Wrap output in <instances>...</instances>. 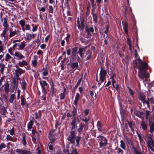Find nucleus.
Wrapping results in <instances>:
<instances>
[{
    "instance_id": "obj_1",
    "label": "nucleus",
    "mask_w": 154,
    "mask_h": 154,
    "mask_svg": "<svg viewBox=\"0 0 154 154\" xmlns=\"http://www.w3.org/2000/svg\"><path fill=\"white\" fill-rule=\"evenodd\" d=\"M137 60L140 64L138 73L139 77L141 78L142 80H144V78H149V74L147 71L148 69V63L143 61L139 57L137 59Z\"/></svg>"
},
{
    "instance_id": "obj_2",
    "label": "nucleus",
    "mask_w": 154,
    "mask_h": 154,
    "mask_svg": "<svg viewBox=\"0 0 154 154\" xmlns=\"http://www.w3.org/2000/svg\"><path fill=\"white\" fill-rule=\"evenodd\" d=\"M67 140L69 143L75 145V146L79 147L81 137L79 135L76 136V131H70L69 134L67 138Z\"/></svg>"
},
{
    "instance_id": "obj_3",
    "label": "nucleus",
    "mask_w": 154,
    "mask_h": 154,
    "mask_svg": "<svg viewBox=\"0 0 154 154\" xmlns=\"http://www.w3.org/2000/svg\"><path fill=\"white\" fill-rule=\"evenodd\" d=\"M97 140L99 143L100 148L106 146L108 144V139L102 135L97 136Z\"/></svg>"
},
{
    "instance_id": "obj_4",
    "label": "nucleus",
    "mask_w": 154,
    "mask_h": 154,
    "mask_svg": "<svg viewBox=\"0 0 154 154\" xmlns=\"http://www.w3.org/2000/svg\"><path fill=\"white\" fill-rule=\"evenodd\" d=\"M39 83L42 88V92L45 96L47 93V91L49 87L48 84L45 80H40Z\"/></svg>"
},
{
    "instance_id": "obj_5",
    "label": "nucleus",
    "mask_w": 154,
    "mask_h": 154,
    "mask_svg": "<svg viewBox=\"0 0 154 154\" xmlns=\"http://www.w3.org/2000/svg\"><path fill=\"white\" fill-rule=\"evenodd\" d=\"M152 135L151 134H148L147 136V140L144 137V135H143V137L146 141L147 146L148 148L151 147L154 148V140L152 137Z\"/></svg>"
},
{
    "instance_id": "obj_6",
    "label": "nucleus",
    "mask_w": 154,
    "mask_h": 154,
    "mask_svg": "<svg viewBox=\"0 0 154 154\" xmlns=\"http://www.w3.org/2000/svg\"><path fill=\"white\" fill-rule=\"evenodd\" d=\"M107 74V71L102 66H100V71L99 74L100 81L103 82L106 80V76Z\"/></svg>"
},
{
    "instance_id": "obj_7",
    "label": "nucleus",
    "mask_w": 154,
    "mask_h": 154,
    "mask_svg": "<svg viewBox=\"0 0 154 154\" xmlns=\"http://www.w3.org/2000/svg\"><path fill=\"white\" fill-rule=\"evenodd\" d=\"M74 61V60L70 59V62L68 64V65L70 66V67L72 69V70H73V73L74 72L75 70L77 69L78 67V62L76 61L72 62V61Z\"/></svg>"
},
{
    "instance_id": "obj_8",
    "label": "nucleus",
    "mask_w": 154,
    "mask_h": 154,
    "mask_svg": "<svg viewBox=\"0 0 154 154\" xmlns=\"http://www.w3.org/2000/svg\"><path fill=\"white\" fill-rule=\"evenodd\" d=\"M78 50L77 47L75 46L72 48L71 53L72 57L71 59L73 60H74L75 57H76V55L78 54Z\"/></svg>"
},
{
    "instance_id": "obj_9",
    "label": "nucleus",
    "mask_w": 154,
    "mask_h": 154,
    "mask_svg": "<svg viewBox=\"0 0 154 154\" xmlns=\"http://www.w3.org/2000/svg\"><path fill=\"white\" fill-rule=\"evenodd\" d=\"M86 48L87 47H86V48L84 47H79L78 48V53L79 54L81 58H83Z\"/></svg>"
},
{
    "instance_id": "obj_10",
    "label": "nucleus",
    "mask_w": 154,
    "mask_h": 154,
    "mask_svg": "<svg viewBox=\"0 0 154 154\" xmlns=\"http://www.w3.org/2000/svg\"><path fill=\"white\" fill-rule=\"evenodd\" d=\"M14 56L16 57H14V58L16 60H21L25 58V57L21 53L18 52H16L14 53Z\"/></svg>"
},
{
    "instance_id": "obj_11",
    "label": "nucleus",
    "mask_w": 154,
    "mask_h": 154,
    "mask_svg": "<svg viewBox=\"0 0 154 154\" xmlns=\"http://www.w3.org/2000/svg\"><path fill=\"white\" fill-rule=\"evenodd\" d=\"M126 140L127 143L130 145V147L131 149L134 150L136 148L134 143L129 138H127Z\"/></svg>"
},
{
    "instance_id": "obj_12",
    "label": "nucleus",
    "mask_w": 154,
    "mask_h": 154,
    "mask_svg": "<svg viewBox=\"0 0 154 154\" xmlns=\"http://www.w3.org/2000/svg\"><path fill=\"white\" fill-rule=\"evenodd\" d=\"M85 125H86L82 122L79 123V127L77 129V131L80 134H82L83 131V128L85 127Z\"/></svg>"
},
{
    "instance_id": "obj_13",
    "label": "nucleus",
    "mask_w": 154,
    "mask_h": 154,
    "mask_svg": "<svg viewBox=\"0 0 154 154\" xmlns=\"http://www.w3.org/2000/svg\"><path fill=\"white\" fill-rule=\"evenodd\" d=\"M9 85L8 82L5 83L4 85L2 86V88L4 87L3 90L5 91V93L8 94L9 91Z\"/></svg>"
},
{
    "instance_id": "obj_14",
    "label": "nucleus",
    "mask_w": 154,
    "mask_h": 154,
    "mask_svg": "<svg viewBox=\"0 0 154 154\" xmlns=\"http://www.w3.org/2000/svg\"><path fill=\"white\" fill-rule=\"evenodd\" d=\"M123 24V29L124 30V32L126 34H128V25L126 22H124L123 21L122 22Z\"/></svg>"
},
{
    "instance_id": "obj_15",
    "label": "nucleus",
    "mask_w": 154,
    "mask_h": 154,
    "mask_svg": "<svg viewBox=\"0 0 154 154\" xmlns=\"http://www.w3.org/2000/svg\"><path fill=\"white\" fill-rule=\"evenodd\" d=\"M85 29L88 35H89L90 32H91L93 34L94 32V29L93 27H90L89 28L87 26H86Z\"/></svg>"
},
{
    "instance_id": "obj_16",
    "label": "nucleus",
    "mask_w": 154,
    "mask_h": 154,
    "mask_svg": "<svg viewBox=\"0 0 154 154\" xmlns=\"http://www.w3.org/2000/svg\"><path fill=\"white\" fill-rule=\"evenodd\" d=\"M54 135L48 134V138L49 140L50 143L51 144L53 143L56 140V138L54 137Z\"/></svg>"
},
{
    "instance_id": "obj_17",
    "label": "nucleus",
    "mask_w": 154,
    "mask_h": 154,
    "mask_svg": "<svg viewBox=\"0 0 154 154\" xmlns=\"http://www.w3.org/2000/svg\"><path fill=\"white\" fill-rule=\"evenodd\" d=\"M81 23H80V27L78 28L79 29L83 31L85 28V19L84 18H82L80 19Z\"/></svg>"
},
{
    "instance_id": "obj_18",
    "label": "nucleus",
    "mask_w": 154,
    "mask_h": 154,
    "mask_svg": "<svg viewBox=\"0 0 154 154\" xmlns=\"http://www.w3.org/2000/svg\"><path fill=\"white\" fill-rule=\"evenodd\" d=\"M21 104L22 106L26 104H27L24 94L21 96Z\"/></svg>"
},
{
    "instance_id": "obj_19",
    "label": "nucleus",
    "mask_w": 154,
    "mask_h": 154,
    "mask_svg": "<svg viewBox=\"0 0 154 154\" xmlns=\"http://www.w3.org/2000/svg\"><path fill=\"white\" fill-rule=\"evenodd\" d=\"M80 95L79 93H77L76 94L75 97V99L74 102V104L75 105V106H77L78 105V100H79V98H80Z\"/></svg>"
},
{
    "instance_id": "obj_20",
    "label": "nucleus",
    "mask_w": 154,
    "mask_h": 154,
    "mask_svg": "<svg viewBox=\"0 0 154 154\" xmlns=\"http://www.w3.org/2000/svg\"><path fill=\"white\" fill-rule=\"evenodd\" d=\"M12 28L10 29V33L9 35V38H11L12 37L16 35H18V33H17L16 30H15L13 31Z\"/></svg>"
},
{
    "instance_id": "obj_21",
    "label": "nucleus",
    "mask_w": 154,
    "mask_h": 154,
    "mask_svg": "<svg viewBox=\"0 0 154 154\" xmlns=\"http://www.w3.org/2000/svg\"><path fill=\"white\" fill-rule=\"evenodd\" d=\"M114 152L115 153L117 152L118 154H123L124 153L123 150L120 148H118V146L115 148Z\"/></svg>"
},
{
    "instance_id": "obj_22",
    "label": "nucleus",
    "mask_w": 154,
    "mask_h": 154,
    "mask_svg": "<svg viewBox=\"0 0 154 154\" xmlns=\"http://www.w3.org/2000/svg\"><path fill=\"white\" fill-rule=\"evenodd\" d=\"M139 99L142 102L143 104L146 101L145 100L146 97L145 95L143 93H140V95Z\"/></svg>"
},
{
    "instance_id": "obj_23",
    "label": "nucleus",
    "mask_w": 154,
    "mask_h": 154,
    "mask_svg": "<svg viewBox=\"0 0 154 154\" xmlns=\"http://www.w3.org/2000/svg\"><path fill=\"white\" fill-rule=\"evenodd\" d=\"M27 84L24 78L23 77V79L22 80V84L21 85V87L23 91L25 90L26 88Z\"/></svg>"
},
{
    "instance_id": "obj_24",
    "label": "nucleus",
    "mask_w": 154,
    "mask_h": 154,
    "mask_svg": "<svg viewBox=\"0 0 154 154\" xmlns=\"http://www.w3.org/2000/svg\"><path fill=\"white\" fill-rule=\"evenodd\" d=\"M32 133L33 135V136L35 137L37 139H39L40 135L37 131L33 129L32 131Z\"/></svg>"
},
{
    "instance_id": "obj_25",
    "label": "nucleus",
    "mask_w": 154,
    "mask_h": 154,
    "mask_svg": "<svg viewBox=\"0 0 154 154\" xmlns=\"http://www.w3.org/2000/svg\"><path fill=\"white\" fill-rule=\"evenodd\" d=\"M97 127L98 130L100 132L102 131V125L100 121H98L97 122Z\"/></svg>"
},
{
    "instance_id": "obj_26",
    "label": "nucleus",
    "mask_w": 154,
    "mask_h": 154,
    "mask_svg": "<svg viewBox=\"0 0 154 154\" xmlns=\"http://www.w3.org/2000/svg\"><path fill=\"white\" fill-rule=\"evenodd\" d=\"M141 126L142 129L144 131H146L147 129V125L146 123L145 122L142 121L141 123Z\"/></svg>"
},
{
    "instance_id": "obj_27",
    "label": "nucleus",
    "mask_w": 154,
    "mask_h": 154,
    "mask_svg": "<svg viewBox=\"0 0 154 154\" xmlns=\"http://www.w3.org/2000/svg\"><path fill=\"white\" fill-rule=\"evenodd\" d=\"M8 27H4V30L3 31L2 33L1 34V36L2 37H4L5 39L6 38V34L8 30Z\"/></svg>"
},
{
    "instance_id": "obj_28",
    "label": "nucleus",
    "mask_w": 154,
    "mask_h": 154,
    "mask_svg": "<svg viewBox=\"0 0 154 154\" xmlns=\"http://www.w3.org/2000/svg\"><path fill=\"white\" fill-rule=\"evenodd\" d=\"M73 108L72 109V117H76V116L77 114V109L76 108H75L74 106H73Z\"/></svg>"
},
{
    "instance_id": "obj_29",
    "label": "nucleus",
    "mask_w": 154,
    "mask_h": 154,
    "mask_svg": "<svg viewBox=\"0 0 154 154\" xmlns=\"http://www.w3.org/2000/svg\"><path fill=\"white\" fill-rule=\"evenodd\" d=\"M127 43L129 47V50L130 51H132V45L131 43V38H130L128 37L127 38Z\"/></svg>"
},
{
    "instance_id": "obj_30",
    "label": "nucleus",
    "mask_w": 154,
    "mask_h": 154,
    "mask_svg": "<svg viewBox=\"0 0 154 154\" xmlns=\"http://www.w3.org/2000/svg\"><path fill=\"white\" fill-rule=\"evenodd\" d=\"M127 88L128 89L130 95L132 96L133 98L134 97V92L132 90L131 88L129 86L127 87Z\"/></svg>"
},
{
    "instance_id": "obj_31",
    "label": "nucleus",
    "mask_w": 154,
    "mask_h": 154,
    "mask_svg": "<svg viewBox=\"0 0 154 154\" xmlns=\"http://www.w3.org/2000/svg\"><path fill=\"white\" fill-rule=\"evenodd\" d=\"M69 0H65L64 2V8H66L68 10H70V8L69 6Z\"/></svg>"
},
{
    "instance_id": "obj_32",
    "label": "nucleus",
    "mask_w": 154,
    "mask_h": 154,
    "mask_svg": "<svg viewBox=\"0 0 154 154\" xmlns=\"http://www.w3.org/2000/svg\"><path fill=\"white\" fill-rule=\"evenodd\" d=\"M34 124V122L32 120H31L28 123L27 125L28 129L30 130L32 128V126Z\"/></svg>"
},
{
    "instance_id": "obj_33",
    "label": "nucleus",
    "mask_w": 154,
    "mask_h": 154,
    "mask_svg": "<svg viewBox=\"0 0 154 154\" xmlns=\"http://www.w3.org/2000/svg\"><path fill=\"white\" fill-rule=\"evenodd\" d=\"M86 55H88V56H87L86 58V60H87L90 59L91 58L92 52L91 51L89 50H88L87 51Z\"/></svg>"
},
{
    "instance_id": "obj_34",
    "label": "nucleus",
    "mask_w": 154,
    "mask_h": 154,
    "mask_svg": "<svg viewBox=\"0 0 154 154\" xmlns=\"http://www.w3.org/2000/svg\"><path fill=\"white\" fill-rule=\"evenodd\" d=\"M4 22L3 24L4 27H8L9 26L8 24V19L6 17L4 18Z\"/></svg>"
},
{
    "instance_id": "obj_35",
    "label": "nucleus",
    "mask_w": 154,
    "mask_h": 154,
    "mask_svg": "<svg viewBox=\"0 0 154 154\" xmlns=\"http://www.w3.org/2000/svg\"><path fill=\"white\" fill-rule=\"evenodd\" d=\"M31 34L27 33H26V37H25V38L26 40H27L29 41H30L31 40L32 37L31 36Z\"/></svg>"
},
{
    "instance_id": "obj_36",
    "label": "nucleus",
    "mask_w": 154,
    "mask_h": 154,
    "mask_svg": "<svg viewBox=\"0 0 154 154\" xmlns=\"http://www.w3.org/2000/svg\"><path fill=\"white\" fill-rule=\"evenodd\" d=\"M15 94H12L10 97V99L9 100V102L11 103H13L14 101V100L15 99Z\"/></svg>"
},
{
    "instance_id": "obj_37",
    "label": "nucleus",
    "mask_w": 154,
    "mask_h": 154,
    "mask_svg": "<svg viewBox=\"0 0 154 154\" xmlns=\"http://www.w3.org/2000/svg\"><path fill=\"white\" fill-rule=\"evenodd\" d=\"M120 147L122 148L124 150L126 149V147L125 146V144L124 142V141L122 140L120 141Z\"/></svg>"
},
{
    "instance_id": "obj_38",
    "label": "nucleus",
    "mask_w": 154,
    "mask_h": 154,
    "mask_svg": "<svg viewBox=\"0 0 154 154\" xmlns=\"http://www.w3.org/2000/svg\"><path fill=\"white\" fill-rule=\"evenodd\" d=\"M126 121L128 124V125H129V128L131 129V131L132 132H134V129L133 127V125H132V122H129L128 121V120L127 119L126 120Z\"/></svg>"
},
{
    "instance_id": "obj_39",
    "label": "nucleus",
    "mask_w": 154,
    "mask_h": 154,
    "mask_svg": "<svg viewBox=\"0 0 154 154\" xmlns=\"http://www.w3.org/2000/svg\"><path fill=\"white\" fill-rule=\"evenodd\" d=\"M71 148H72V150L71 152V154H79L76 148H73L72 146Z\"/></svg>"
},
{
    "instance_id": "obj_40",
    "label": "nucleus",
    "mask_w": 154,
    "mask_h": 154,
    "mask_svg": "<svg viewBox=\"0 0 154 154\" xmlns=\"http://www.w3.org/2000/svg\"><path fill=\"white\" fill-rule=\"evenodd\" d=\"M18 46L20 50H23L25 46V44L23 41L21 43L20 45H18Z\"/></svg>"
},
{
    "instance_id": "obj_41",
    "label": "nucleus",
    "mask_w": 154,
    "mask_h": 154,
    "mask_svg": "<svg viewBox=\"0 0 154 154\" xmlns=\"http://www.w3.org/2000/svg\"><path fill=\"white\" fill-rule=\"evenodd\" d=\"M150 131L151 133L154 131V122H152L150 125Z\"/></svg>"
},
{
    "instance_id": "obj_42",
    "label": "nucleus",
    "mask_w": 154,
    "mask_h": 154,
    "mask_svg": "<svg viewBox=\"0 0 154 154\" xmlns=\"http://www.w3.org/2000/svg\"><path fill=\"white\" fill-rule=\"evenodd\" d=\"M93 17V20L95 23H97V16L96 13L92 15Z\"/></svg>"
},
{
    "instance_id": "obj_43",
    "label": "nucleus",
    "mask_w": 154,
    "mask_h": 154,
    "mask_svg": "<svg viewBox=\"0 0 154 154\" xmlns=\"http://www.w3.org/2000/svg\"><path fill=\"white\" fill-rule=\"evenodd\" d=\"M81 120L82 121L85 122V125H88V122L89 121V118L86 117L85 119H82Z\"/></svg>"
},
{
    "instance_id": "obj_44",
    "label": "nucleus",
    "mask_w": 154,
    "mask_h": 154,
    "mask_svg": "<svg viewBox=\"0 0 154 154\" xmlns=\"http://www.w3.org/2000/svg\"><path fill=\"white\" fill-rule=\"evenodd\" d=\"M22 142L24 146H25L26 145L27 143V142L26 139V135L25 134L23 135V139L22 140Z\"/></svg>"
},
{
    "instance_id": "obj_45",
    "label": "nucleus",
    "mask_w": 154,
    "mask_h": 154,
    "mask_svg": "<svg viewBox=\"0 0 154 154\" xmlns=\"http://www.w3.org/2000/svg\"><path fill=\"white\" fill-rule=\"evenodd\" d=\"M91 7L90 5H88L87 7V11L86 14V16H88L90 13V10L91 9Z\"/></svg>"
},
{
    "instance_id": "obj_46",
    "label": "nucleus",
    "mask_w": 154,
    "mask_h": 154,
    "mask_svg": "<svg viewBox=\"0 0 154 154\" xmlns=\"http://www.w3.org/2000/svg\"><path fill=\"white\" fill-rule=\"evenodd\" d=\"M71 125L72 127L70 129V131H76L75 128H77V125H74V124H70Z\"/></svg>"
},
{
    "instance_id": "obj_47",
    "label": "nucleus",
    "mask_w": 154,
    "mask_h": 154,
    "mask_svg": "<svg viewBox=\"0 0 154 154\" xmlns=\"http://www.w3.org/2000/svg\"><path fill=\"white\" fill-rule=\"evenodd\" d=\"M82 77H81L80 79L78 81L76 84L75 85L74 87V89H76L78 87V86L79 85L81 82V80L82 79Z\"/></svg>"
},
{
    "instance_id": "obj_48",
    "label": "nucleus",
    "mask_w": 154,
    "mask_h": 154,
    "mask_svg": "<svg viewBox=\"0 0 154 154\" xmlns=\"http://www.w3.org/2000/svg\"><path fill=\"white\" fill-rule=\"evenodd\" d=\"M60 100L64 99L65 98V95L63 93H61L59 94Z\"/></svg>"
},
{
    "instance_id": "obj_49",
    "label": "nucleus",
    "mask_w": 154,
    "mask_h": 154,
    "mask_svg": "<svg viewBox=\"0 0 154 154\" xmlns=\"http://www.w3.org/2000/svg\"><path fill=\"white\" fill-rule=\"evenodd\" d=\"M25 20H22L19 22V23L21 25V27L24 26H25Z\"/></svg>"
},
{
    "instance_id": "obj_50",
    "label": "nucleus",
    "mask_w": 154,
    "mask_h": 154,
    "mask_svg": "<svg viewBox=\"0 0 154 154\" xmlns=\"http://www.w3.org/2000/svg\"><path fill=\"white\" fill-rule=\"evenodd\" d=\"M144 114L145 113L143 112H140L138 114V115H137V116L140 118H141L143 117Z\"/></svg>"
},
{
    "instance_id": "obj_51",
    "label": "nucleus",
    "mask_w": 154,
    "mask_h": 154,
    "mask_svg": "<svg viewBox=\"0 0 154 154\" xmlns=\"http://www.w3.org/2000/svg\"><path fill=\"white\" fill-rule=\"evenodd\" d=\"M77 122H76V117H72V120L70 123V124L77 125Z\"/></svg>"
},
{
    "instance_id": "obj_52",
    "label": "nucleus",
    "mask_w": 154,
    "mask_h": 154,
    "mask_svg": "<svg viewBox=\"0 0 154 154\" xmlns=\"http://www.w3.org/2000/svg\"><path fill=\"white\" fill-rule=\"evenodd\" d=\"M11 58V57L9 55V54L7 53L6 55V57L5 59V60L8 62L9 60V59Z\"/></svg>"
},
{
    "instance_id": "obj_53",
    "label": "nucleus",
    "mask_w": 154,
    "mask_h": 154,
    "mask_svg": "<svg viewBox=\"0 0 154 154\" xmlns=\"http://www.w3.org/2000/svg\"><path fill=\"white\" fill-rule=\"evenodd\" d=\"M57 129H52L50 130L49 131V135H55L53 133L56 131Z\"/></svg>"
},
{
    "instance_id": "obj_54",
    "label": "nucleus",
    "mask_w": 154,
    "mask_h": 154,
    "mask_svg": "<svg viewBox=\"0 0 154 154\" xmlns=\"http://www.w3.org/2000/svg\"><path fill=\"white\" fill-rule=\"evenodd\" d=\"M91 6L93 8L95 9L97 8V5L96 3L95 2H91Z\"/></svg>"
},
{
    "instance_id": "obj_55",
    "label": "nucleus",
    "mask_w": 154,
    "mask_h": 154,
    "mask_svg": "<svg viewBox=\"0 0 154 154\" xmlns=\"http://www.w3.org/2000/svg\"><path fill=\"white\" fill-rule=\"evenodd\" d=\"M49 11L50 13H53V9L52 6L49 5Z\"/></svg>"
},
{
    "instance_id": "obj_56",
    "label": "nucleus",
    "mask_w": 154,
    "mask_h": 154,
    "mask_svg": "<svg viewBox=\"0 0 154 154\" xmlns=\"http://www.w3.org/2000/svg\"><path fill=\"white\" fill-rule=\"evenodd\" d=\"M6 147V145L3 143H2L0 145V151L3 148H4Z\"/></svg>"
},
{
    "instance_id": "obj_57",
    "label": "nucleus",
    "mask_w": 154,
    "mask_h": 154,
    "mask_svg": "<svg viewBox=\"0 0 154 154\" xmlns=\"http://www.w3.org/2000/svg\"><path fill=\"white\" fill-rule=\"evenodd\" d=\"M113 87L116 88L117 91L119 90V85L118 83H116V85L114 84V86Z\"/></svg>"
},
{
    "instance_id": "obj_58",
    "label": "nucleus",
    "mask_w": 154,
    "mask_h": 154,
    "mask_svg": "<svg viewBox=\"0 0 154 154\" xmlns=\"http://www.w3.org/2000/svg\"><path fill=\"white\" fill-rule=\"evenodd\" d=\"M81 121V117H79V116H78L77 117H76V122H77V124H78L79 123H80Z\"/></svg>"
},
{
    "instance_id": "obj_59",
    "label": "nucleus",
    "mask_w": 154,
    "mask_h": 154,
    "mask_svg": "<svg viewBox=\"0 0 154 154\" xmlns=\"http://www.w3.org/2000/svg\"><path fill=\"white\" fill-rule=\"evenodd\" d=\"M67 54L68 56L70 55L71 52V50L70 48L66 49Z\"/></svg>"
},
{
    "instance_id": "obj_60",
    "label": "nucleus",
    "mask_w": 154,
    "mask_h": 154,
    "mask_svg": "<svg viewBox=\"0 0 154 154\" xmlns=\"http://www.w3.org/2000/svg\"><path fill=\"white\" fill-rule=\"evenodd\" d=\"M42 74L44 76H46L48 75V71H44V72L42 73Z\"/></svg>"
},
{
    "instance_id": "obj_61",
    "label": "nucleus",
    "mask_w": 154,
    "mask_h": 154,
    "mask_svg": "<svg viewBox=\"0 0 154 154\" xmlns=\"http://www.w3.org/2000/svg\"><path fill=\"white\" fill-rule=\"evenodd\" d=\"M37 63L38 62L37 60H35L32 61V63L33 64V65L34 66L37 65Z\"/></svg>"
},
{
    "instance_id": "obj_62",
    "label": "nucleus",
    "mask_w": 154,
    "mask_h": 154,
    "mask_svg": "<svg viewBox=\"0 0 154 154\" xmlns=\"http://www.w3.org/2000/svg\"><path fill=\"white\" fill-rule=\"evenodd\" d=\"M148 100H150L151 103L152 104L154 103V99L153 97H152L151 98L149 99V98H148Z\"/></svg>"
},
{
    "instance_id": "obj_63",
    "label": "nucleus",
    "mask_w": 154,
    "mask_h": 154,
    "mask_svg": "<svg viewBox=\"0 0 154 154\" xmlns=\"http://www.w3.org/2000/svg\"><path fill=\"white\" fill-rule=\"evenodd\" d=\"M134 151L135 153V154H142V153L140 152L138 150L137 148L135 149Z\"/></svg>"
},
{
    "instance_id": "obj_64",
    "label": "nucleus",
    "mask_w": 154,
    "mask_h": 154,
    "mask_svg": "<svg viewBox=\"0 0 154 154\" xmlns=\"http://www.w3.org/2000/svg\"><path fill=\"white\" fill-rule=\"evenodd\" d=\"M64 153L65 154H71V152L70 153L69 151V150L68 149H64L63 150Z\"/></svg>"
}]
</instances>
